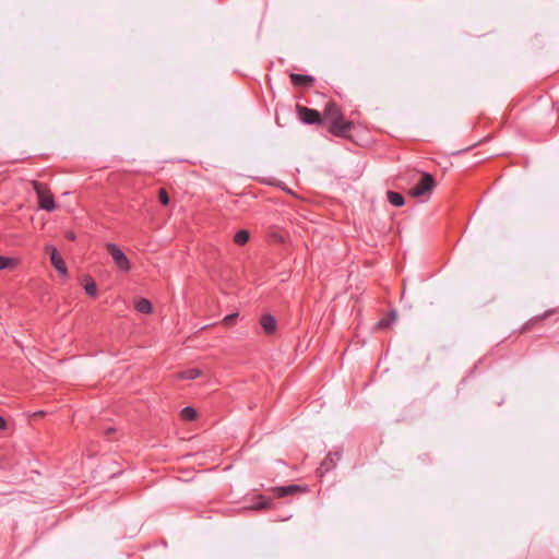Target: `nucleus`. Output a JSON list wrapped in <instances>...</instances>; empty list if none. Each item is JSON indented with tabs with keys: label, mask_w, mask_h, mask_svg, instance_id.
<instances>
[{
	"label": "nucleus",
	"mask_w": 559,
	"mask_h": 559,
	"mask_svg": "<svg viewBox=\"0 0 559 559\" xmlns=\"http://www.w3.org/2000/svg\"><path fill=\"white\" fill-rule=\"evenodd\" d=\"M32 186L37 195L39 209L48 212L55 211L57 205L49 187L40 181H33Z\"/></svg>",
	"instance_id": "nucleus-1"
},
{
	"label": "nucleus",
	"mask_w": 559,
	"mask_h": 559,
	"mask_svg": "<svg viewBox=\"0 0 559 559\" xmlns=\"http://www.w3.org/2000/svg\"><path fill=\"white\" fill-rule=\"evenodd\" d=\"M436 180L431 174L423 173L418 182L411 188L409 195L413 198H419L426 194H430L436 188Z\"/></svg>",
	"instance_id": "nucleus-2"
},
{
	"label": "nucleus",
	"mask_w": 559,
	"mask_h": 559,
	"mask_svg": "<svg viewBox=\"0 0 559 559\" xmlns=\"http://www.w3.org/2000/svg\"><path fill=\"white\" fill-rule=\"evenodd\" d=\"M106 249L111 255L116 266L123 272H128L131 269V263L124 252L115 243H107Z\"/></svg>",
	"instance_id": "nucleus-3"
},
{
	"label": "nucleus",
	"mask_w": 559,
	"mask_h": 559,
	"mask_svg": "<svg viewBox=\"0 0 559 559\" xmlns=\"http://www.w3.org/2000/svg\"><path fill=\"white\" fill-rule=\"evenodd\" d=\"M296 112L299 120L305 124H317L323 121L322 115L318 110L299 104L296 105Z\"/></svg>",
	"instance_id": "nucleus-4"
},
{
	"label": "nucleus",
	"mask_w": 559,
	"mask_h": 559,
	"mask_svg": "<svg viewBox=\"0 0 559 559\" xmlns=\"http://www.w3.org/2000/svg\"><path fill=\"white\" fill-rule=\"evenodd\" d=\"M354 129V122L345 120L342 117L340 120L332 121L329 123L328 131L337 138H348L349 132Z\"/></svg>",
	"instance_id": "nucleus-5"
},
{
	"label": "nucleus",
	"mask_w": 559,
	"mask_h": 559,
	"mask_svg": "<svg viewBox=\"0 0 559 559\" xmlns=\"http://www.w3.org/2000/svg\"><path fill=\"white\" fill-rule=\"evenodd\" d=\"M46 253L49 254L50 262L53 265V267L60 272L61 274H67V266L66 263L61 257V254L58 252L57 248L52 245H46L45 247Z\"/></svg>",
	"instance_id": "nucleus-6"
},
{
	"label": "nucleus",
	"mask_w": 559,
	"mask_h": 559,
	"mask_svg": "<svg viewBox=\"0 0 559 559\" xmlns=\"http://www.w3.org/2000/svg\"><path fill=\"white\" fill-rule=\"evenodd\" d=\"M342 117H344L343 111L341 107L333 100H330L325 104L322 119L329 121L331 123L332 121H337Z\"/></svg>",
	"instance_id": "nucleus-7"
},
{
	"label": "nucleus",
	"mask_w": 559,
	"mask_h": 559,
	"mask_svg": "<svg viewBox=\"0 0 559 559\" xmlns=\"http://www.w3.org/2000/svg\"><path fill=\"white\" fill-rule=\"evenodd\" d=\"M271 491L277 498H285L287 496H294L299 492H306L307 488L301 487L299 485H287V486H276L271 488Z\"/></svg>",
	"instance_id": "nucleus-8"
},
{
	"label": "nucleus",
	"mask_w": 559,
	"mask_h": 559,
	"mask_svg": "<svg viewBox=\"0 0 559 559\" xmlns=\"http://www.w3.org/2000/svg\"><path fill=\"white\" fill-rule=\"evenodd\" d=\"M290 82L295 87L311 86L314 83V78L308 74L292 73L289 75Z\"/></svg>",
	"instance_id": "nucleus-9"
},
{
	"label": "nucleus",
	"mask_w": 559,
	"mask_h": 559,
	"mask_svg": "<svg viewBox=\"0 0 559 559\" xmlns=\"http://www.w3.org/2000/svg\"><path fill=\"white\" fill-rule=\"evenodd\" d=\"M341 452H330L320 465V471L326 473L335 467L336 462L341 459Z\"/></svg>",
	"instance_id": "nucleus-10"
},
{
	"label": "nucleus",
	"mask_w": 559,
	"mask_h": 559,
	"mask_svg": "<svg viewBox=\"0 0 559 559\" xmlns=\"http://www.w3.org/2000/svg\"><path fill=\"white\" fill-rule=\"evenodd\" d=\"M260 324L266 334H273L276 330V320L272 314L265 313L260 318Z\"/></svg>",
	"instance_id": "nucleus-11"
},
{
	"label": "nucleus",
	"mask_w": 559,
	"mask_h": 559,
	"mask_svg": "<svg viewBox=\"0 0 559 559\" xmlns=\"http://www.w3.org/2000/svg\"><path fill=\"white\" fill-rule=\"evenodd\" d=\"M202 374V371L199 368H190L187 370H182L176 372L174 374L176 380H194Z\"/></svg>",
	"instance_id": "nucleus-12"
},
{
	"label": "nucleus",
	"mask_w": 559,
	"mask_h": 559,
	"mask_svg": "<svg viewBox=\"0 0 559 559\" xmlns=\"http://www.w3.org/2000/svg\"><path fill=\"white\" fill-rule=\"evenodd\" d=\"M395 320L396 313L394 310H391L385 317L381 318L377 322L376 328L379 330L388 329L394 323Z\"/></svg>",
	"instance_id": "nucleus-13"
},
{
	"label": "nucleus",
	"mask_w": 559,
	"mask_h": 559,
	"mask_svg": "<svg viewBox=\"0 0 559 559\" xmlns=\"http://www.w3.org/2000/svg\"><path fill=\"white\" fill-rule=\"evenodd\" d=\"M386 195H388V201L396 207L403 206L405 203L404 197L399 192L388 191Z\"/></svg>",
	"instance_id": "nucleus-14"
},
{
	"label": "nucleus",
	"mask_w": 559,
	"mask_h": 559,
	"mask_svg": "<svg viewBox=\"0 0 559 559\" xmlns=\"http://www.w3.org/2000/svg\"><path fill=\"white\" fill-rule=\"evenodd\" d=\"M134 307H135V310L140 313L148 314L152 312V305L145 298H141V299L136 300Z\"/></svg>",
	"instance_id": "nucleus-15"
},
{
	"label": "nucleus",
	"mask_w": 559,
	"mask_h": 559,
	"mask_svg": "<svg viewBox=\"0 0 559 559\" xmlns=\"http://www.w3.org/2000/svg\"><path fill=\"white\" fill-rule=\"evenodd\" d=\"M19 264L16 258L0 255V271L5 269H14Z\"/></svg>",
	"instance_id": "nucleus-16"
},
{
	"label": "nucleus",
	"mask_w": 559,
	"mask_h": 559,
	"mask_svg": "<svg viewBox=\"0 0 559 559\" xmlns=\"http://www.w3.org/2000/svg\"><path fill=\"white\" fill-rule=\"evenodd\" d=\"M250 235L246 229L237 231L234 236V241L238 246H243L249 241Z\"/></svg>",
	"instance_id": "nucleus-17"
},
{
	"label": "nucleus",
	"mask_w": 559,
	"mask_h": 559,
	"mask_svg": "<svg viewBox=\"0 0 559 559\" xmlns=\"http://www.w3.org/2000/svg\"><path fill=\"white\" fill-rule=\"evenodd\" d=\"M180 416L185 420L192 421L198 417L197 411L191 406H186L181 409Z\"/></svg>",
	"instance_id": "nucleus-18"
},
{
	"label": "nucleus",
	"mask_w": 559,
	"mask_h": 559,
	"mask_svg": "<svg viewBox=\"0 0 559 559\" xmlns=\"http://www.w3.org/2000/svg\"><path fill=\"white\" fill-rule=\"evenodd\" d=\"M272 504L271 499L266 498L265 496H259L258 501L254 506L251 507L252 510H264L269 509Z\"/></svg>",
	"instance_id": "nucleus-19"
},
{
	"label": "nucleus",
	"mask_w": 559,
	"mask_h": 559,
	"mask_svg": "<svg viewBox=\"0 0 559 559\" xmlns=\"http://www.w3.org/2000/svg\"><path fill=\"white\" fill-rule=\"evenodd\" d=\"M554 313V310H548L546 311L544 314L542 316H538V317H535L534 319H532L531 321H528L526 323V325L524 326L525 330L530 329V326H533L534 324H536L537 322H540L543 321L544 319H546L547 317L551 316Z\"/></svg>",
	"instance_id": "nucleus-20"
},
{
	"label": "nucleus",
	"mask_w": 559,
	"mask_h": 559,
	"mask_svg": "<svg viewBox=\"0 0 559 559\" xmlns=\"http://www.w3.org/2000/svg\"><path fill=\"white\" fill-rule=\"evenodd\" d=\"M84 289H85V293L91 296V297H96L97 295V286H96V283L91 280L90 282H87L84 286Z\"/></svg>",
	"instance_id": "nucleus-21"
},
{
	"label": "nucleus",
	"mask_w": 559,
	"mask_h": 559,
	"mask_svg": "<svg viewBox=\"0 0 559 559\" xmlns=\"http://www.w3.org/2000/svg\"><path fill=\"white\" fill-rule=\"evenodd\" d=\"M158 200L163 205L169 204V195H168V192L166 191V189L160 188L158 190Z\"/></svg>",
	"instance_id": "nucleus-22"
},
{
	"label": "nucleus",
	"mask_w": 559,
	"mask_h": 559,
	"mask_svg": "<svg viewBox=\"0 0 559 559\" xmlns=\"http://www.w3.org/2000/svg\"><path fill=\"white\" fill-rule=\"evenodd\" d=\"M238 318V313H231L224 318L223 323L225 326H231L235 324L236 319Z\"/></svg>",
	"instance_id": "nucleus-23"
},
{
	"label": "nucleus",
	"mask_w": 559,
	"mask_h": 559,
	"mask_svg": "<svg viewBox=\"0 0 559 559\" xmlns=\"http://www.w3.org/2000/svg\"><path fill=\"white\" fill-rule=\"evenodd\" d=\"M5 427H7L5 419L2 416H0V429H4Z\"/></svg>",
	"instance_id": "nucleus-24"
},
{
	"label": "nucleus",
	"mask_w": 559,
	"mask_h": 559,
	"mask_svg": "<svg viewBox=\"0 0 559 559\" xmlns=\"http://www.w3.org/2000/svg\"><path fill=\"white\" fill-rule=\"evenodd\" d=\"M114 431H115V428H111V427H110V428H108V429L105 431V433H106V435H110V433H112Z\"/></svg>",
	"instance_id": "nucleus-25"
},
{
	"label": "nucleus",
	"mask_w": 559,
	"mask_h": 559,
	"mask_svg": "<svg viewBox=\"0 0 559 559\" xmlns=\"http://www.w3.org/2000/svg\"><path fill=\"white\" fill-rule=\"evenodd\" d=\"M45 413L43 411H39V412H36L34 415L35 416H43Z\"/></svg>",
	"instance_id": "nucleus-26"
},
{
	"label": "nucleus",
	"mask_w": 559,
	"mask_h": 559,
	"mask_svg": "<svg viewBox=\"0 0 559 559\" xmlns=\"http://www.w3.org/2000/svg\"><path fill=\"white\" fill-rule=\"evenodd\" d=\"M74 238L75 237H74V235L72 233L68 235V239L74 240Z\"/></svg>",
	"instance_id": "nucleus-27"
}]
</instances>
